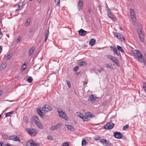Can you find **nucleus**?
Here are the masks:
<instances>
[{
	"mask_svg": "<svg viewBox=\"0 0 146 146\" xmlns=\"http://www.w3.org/2000/svg\"><path fill=\"white\" fill-rule=\"evenodd\" d=\"M3 33L1 31V29H0V39L1 38V37L3 36Z\"/></svg>",
	"mask_w": 146,
	"mask_h": 146,
	"instance_id": "obj_48",
	"label": "nucleus"
},
{
	"mask_svg": "<svg viewBox=\"0 0 146 146\" xmlns=\"http://www.w3.org/2000/svg\"><path fill=\"white\" fill-rule=\"evenodd\" d=\"M87 64V63L85 61H82L80 63L79 65L80 66H83L84 65L85 66Z\"/></svg>",
	"mask_w": 146,
	"mask_h": 146,
	"instance_id": "obj_31",
	"label": "nucleus"
},
{
	"mask_svg": "<svg viewBox=\"0 0 146 146\" xmlns=\"http://www.w3.org/2000/svg\"><path fill=\"white\" fill-rule=\"evenodd\" d=\"M39 145V144H37L35 143L32 140L29 141L26 144L27 146H38Z\"/></svg>",
	"mask_w": 146,
	"mask_h": 146,
	"instance_id": "obj_9",
	"label": "nucleus"
},
{
	"mask_svg": "<svg viewBox=\"0 0 146 146\" xmlns=\"http://www.w3.org/2000/svg\"><path fill=\"white\" fill-rule=\"evenodd\" d=\"M131 19H132L133 23L135 24L136 21V18L135 17V13H133L131 14Z\"/></svg>",
	"mask_w": 146,
	"mask_h": 146,
	"instance_id": "obj_14",
	"label": "nucleus"
},
{
	"mask_svg": "<svg viewBox=\"0 0 146 146\" xmlns=\"http://www.w3.org/2000/svg\"><path fill=\"white\" fill-rule=\"evenodd\" d=\"M23 120L26 123L28 122V120L27 119V117L26 116H24L23 118Z\"/></svg>",
	"mask_w": 146,
	"mask_h": 146,
	"instance_id": "obj_35",
	"label": "nucleus"
},
{
	"mask_svg": "<svg viewBox=\"0 0 146 146\" xmlns=\"http://www.w3.org/2000/svg\"><path fill=\"white\" fill-rule=\"evenodd\" d=\"M43 111H48L52 110V108L49 105L46 104L44 106L42 109Z\"/></svg>",
	"mask_w": 146,
	"mask_h": 146,
	"instance_id": "obj_12",
	"label": "nucleus"
},
{
	"mask_svg": "<svg viewBox=\"0 0 146 146\" xmlns=\"http://www.w3.org/2000/svg\"><path fill=\"white\" fill-rule=\"evenodd\" d=\"M106 104V102H104L103 104H102V105L103 106H105Z\"/></svg>",
	"mask_w": 146,
	"mask_h": 146,
	"instance_id": "obj_59",
	"label": "nucleus"
},
{
	"mask_svg": "<svg viewBox=\"0 0 146 146\" xmlns=\"http://www.w3.org/2000/svg\"><path fill=\"white\" fill-rule=\"evenodd\" d=\"M134 57L141 63V66L144 67L145 65V62L143 56L140 52L138 50H136L134 53Z\"/></svg>",
	"mask_w": 146,
	"mask_h": 146,
	"instance_id": "obj_1",
	"label": "nucleus"
},
{
	"mask_svg": "<svg viewBox=\"0 0 146 146\" xmlns=\"http://www.w3.org/2000/svg\"><path fill=\"white\" fill-rule=\"evenodd\" d=\"M57 111H58V113H59V112H62V110L60 108H58L57 109Z\"/></svg>",
	"mask_w": 146,
	"mask_h": 146,
	"instance_id": "obj_55",
	"label": "nucleus"
},
{
	"mask_svg": "<svg viewBox=\"0 0 146 146\" xmlns=\"http://www.w3.org/2000/svg\"><path fill=\"white\" fill-rule=\"evenodd\" d=\"M114 124L111 122L107 123L105 125L104 127L105 129H112L114 126Z\"/></svg>",
	"mask_w": 146,
	"mask_h": 146,
	"instance_id": "obj_8",
	"label": "nucleus"
},
{
	"mask_svg": "<svg viewBox=\"0 0 146 146\" xmlns=\"http://www.w3.org/2000/svg\"><path fill=\"white\" fill-rule=\"evenodd\" d=\"M100 137L98 136L97 137V138L95 139L96 140H98L100 139Z\"/></svg>",
	"mask_w": 146,
	"mask_h": 146,
	"instance_id": "obj_57",
	"label": "nucleus"
},
{
	"mask_svg": "<svg viewBox=\"0 0 146 146\" xmlns=\"http://www.w3.org/2000/svg\"><path fill=\"white\" fill-rule=\"evenodd\" d=\"M37 113L40 116V117H42L43 115H42V111L40 109L37 110Z\"/></svg>",
	"mask_w": 146,
	"mask_h": 146,
	"instance_id": "obj_24",
	"label": "nucleus"
},
{
	"mask_svg": "<svg viewBox=\"0 0 146 146\" xmlns=\"http://www.w3.org/2000/svg\"><path fill=\"white\" fill-rule=\"evenodd\" d=\"M11 56L9 55H7L6 57L7 58V60H9L10 58H11Z\"/></svg>",
	"mask_w": 146,
	"mask_h": 146,
	"instance_id": "obj_51",
	"label": "nucleus"
},
{
	"mask_svg": "<svg viewBox=\"0 0 146 146\" xmlns=\"http://www.w3.org/2000/svg\"><path fill=\"white\" fill-rule=\"evenodd\" d=\"M88 101H91L92 103H94L96 101V99L94 97L93 95H92L90 96Z\"/></svg>",
	"mask_w": 146,
	"mask_h": 146,
	"instance_id": "obj_21",
	"label": "nucleus"
},
{
	"mask_svg": "<svg viewBox=\"0 0 146 146\" xmlns=\"http://www.w3.org/2000/svg\"><path fill=\"white\" fill-rule=\"evenodd\" d=\"M130 11L131 14L133 13H135L134 10L133 9H132L131 8H130Z\"/></svg>",
	"mask_w": 146,
	"mask_h": 146,
	"instance_id": "obj_46",
	"label": "nucleus"
},
{
	"mask_svg": "<svg viewBox=\"0 0 146 146\" xmlns=\"http://www.w3.org/2000/svg\"><path fill=\"white\" fill-rule=\"evenodd\" d=\"M69 143L68 142H66L64 143H62V146H69Z\"/></svg>",
	"mask_w": 146,
	"mask_h": 146,
	"instance_id": "obj_40",
	"label": "nucleus"
},
{
	"mask_svg": "<svg viewBox=\"0 0 146 146\" xmlns=\"http://www.w3.org/2000/svg\"><path fill=\"white\" fill-rule=\"evenodd\" d=\"M83 1H82L80 0L78 4V7L79 10L82 9L81 7L83 6Z\"/></svg>",
	"mask_w": 146,
	"mask_h": 146,
	"instance_id": "obj_25",
	"label": "nucleus"
},
{
	"mask_svg": "<svg viewBox=\"0 0 146 146\" xmlns=\"http://www.w3.org/2000/svg\"><path fill=\"white\" fill-rule=\"evenodd\" d=\"M119 29L120 30H122V29L121 27H120Z\"/></svg>",
	"mask_w": 146,
	"mask_h": 146,
	"instance_id": "obj_64",
	"label": "nucleus"
},
{
	"mask_svg": "<svg viewBox=\"0 0 146 146\" xmlns=\"http://www.w3.org/2000/svg\"><path fill=\"white\" fill-rule=\"evenodd\" d=\"M67 84H68V87L69 88H70L71 87V85L70 83V82L69 81H67Z\"/></svg>",
	"mask_w": 146,
	"mask_h": 146,
	"instance_id": "obj_47",
	"label": "nucleus"
},
{
	"mask_svg": "<svg viewBox=\"0 0 146 146\" xmlns=\"http://www.w3.org/2000/svg\"><path fill=\"white\" fill-rule=\"evenodd\" d=\"M108 57L113 62H114L116 64L117 66H119V64L118 62V60L114 57L111 55H109L108 56Z\"/></svg>",
	"mask_w": 146,
	"mask_h": 146,
	"instance_id": "obj_5",
	"label": "nucleus"
},
{
	"mask_svg": "<svg viewBox=\"0 0 146 146\" xmlns=\"http://www.w3.org/2000/svg\"><path fill=\"white\" fill-rule=\"evenodd\" d=\"M6 66V64L4 62L2 63L0 66V69L1 70H3Z\"/></svg>",
	"mask_w": 146,
	"mask_h": 146,
	"instance_id": "obj_26",
	"label": "nucleus"
},
{
	"mask_svg": "<svg viewBox=\"0 0 146 146\" xmlns=\"http://www.w3.org/2000/svg\"><path fill=\"white\" fill-rule=\"evenodd\" d=\"M143 88L144 90L146 92V83H145L144 84Z\"/></svg>",
	"mask_w": 146,
	"mask_h": 146,
	"instance_id": "obj_45",
	"label": "nucleus"
},
{
	"mask_svg": "<svg viewBox=\"0 0 146 146\" xmlns=\"http://www.w3.org/2000/svg\"><path fill=\"white\" fill-rule=\"evenodd\" d=\"M113 33L115 36L117 38L121 41L124 42H125V38L123 35L120 34L119 33L115 32H114Z\"/></svg>",
	"mask_w": 146,
	"mask_h": 146,
	"instance_id": "obj_3",
	"label": "nucleus"
},
{
	"mask_svg": "<svg viewBox=\"0 0 146 146\" xmlns=\"http://www.w3.org/2000/svg\"><path fill=\"white\" fill-rule=\"evenodd\" d=\"M33 31H34L33 29H31L30 30V32L32 33Z\"/></svg>",
	"mask_w": 146,
	"mask_h": 146,
	"instance_id": "obj_58",
	"label": "nucleus"
},
{
	"mask_svg": "<svg viewBox=\"0 0 146 146\" xmlns=\"http://www.w3.org/2000/svg\"><path fill=\"white\" fill-rule=\"evenodd\" d=\"M139 35L140 41L142 42H143L144 39V36L141 33H139Z\"/></svg>",
	"mask_w": 146,
	"mask_h": 146,
	"instance_id": "obj_27",
	"label": "nucleus"
},
{
	"mask_svg": "<svg viewBox=\"0 0 146 146\" xmlns=\"http://www.w3.org/2000/svg\"><path fill=\"white\" fill-rule=\"evenodd\" d=\"M129 127V125H126L124 126L123 127V130H125L127 129Z\"/></svg>",
	"mask_w": 146,
	"mask_h": 146,
	"instance_id": "obj_38",
	"label": "nucleus"
},
{
	"mask_svg": "<svg viewBox=\"0 0 146 146\" xmlns=\"http://www.w3.org/2000/svg\"><path fill=\"white\" fill-rule=\"evenodd\" d=\"M9 140H11L14 141H18L19 142L21 141L19 137L15 135L9 136Z\"/></svg>",
	"mask_w": 146,
	"mask_h": 146,
	"instance_id": "obj_6",
	"label": "nucleus"
},
{
	"mask_svg": "<svg viewBox=\"0 0 146 146\" xmlns=\"http://www.w3.org/2000/svg\"><path fill=\"white\" fill-rule=\"evenodd\" d=\"M87 83V82H84V84H86Z\"/></svg>",
	"mask_w": 146,
	"mask_h": 146,
	"instance_id": "obj_62",
	"label": "nucleus"
},
{
	"mask_svg": "<svg viewBox=\"0 0 146 146\" xmlns=\"http://www.w3.org/2000/svg\"><path fill=\"white\" fill-rule=\"evenodd\" d=\"M2 137L3 138L5 139H9V136L5 134H4L2 135Z\"/></svg>",
	"mask_w": 146,
	"mask_h": 146,
	"instance_id": "obj_28",
	"label": "nucleus"
},
{
	"mask_svg": "<svg viewBox=\"0 0 146 146\" xmlns=\"http://www.w3.org/2000/svg\"><path fill=\"white\" fill-rule=\"evenodd\" d=\"M21 37H19L17 40V42L18 43L20 42V40L21 39Z\"/></svg>",
	"mask_w": 146,
	"mask_h": 146,
	"instance_id": "obj_50",
	"label": "nucleus"
},
{
	"mask_svg": "<svg viewBox=\"0 0 146 146\" xmlns=\"http://www.w3.org/2000/svg\"><path fill=\"white\" fill-rule=\"evenodd\" d=\"M26 64L25 63L23 64V66L22 67L21 71H23L26 68Z\"/></svg>",
	"mask_w": 146,
	"mask_h": 146,
	"instance_id": "obj_32",
	"label": "nucleus"
},
{
	"mask_svg": "<svg viewBox=\"0 0 146 146\" xmlns=\"http://www.w3.org/2000/svg\"><path fill=\"white\" fill-rule=\"evenodd\" d=\"M41 1L42 0H37V2L39 3L41 2Z\"/></svg>",
	"mask_w": 146,
	"mask_h": 146,
	"instance_id": "obj_61",
	"label": "nucleus"
},
{
	"mask_svg": "<svg viewBox=\"0 0 146 146\" xmlns=\"http://www.w3.org/2000/svg\"><path fill=\"white\" fill-rule=\"evenodd\" d=\"M30 20L28 19L27 20L26 22L25 23V25L26 26H28L30 24Z\"/></svg>",
	"mask_w": 146,
	"mask_h": 146,
	"instance_id": "obj_39",
	"label": "nucleus"
},
{
	"mask_svg": "<svg viewBox=\"0 0 146 146\" xmlns=\"http://www.w3.org/2000/svg\"><path fill=\"white\" fill-rule=\"evenodd\" d=\"M60 0H55V3L56 4L58 5L60 3Z\"/></svg>",
	"mask_w": 146,
	"mask_h": 146,
	"instance_id": "obj_41",
	"label": "nucleus"
},
{
	"mask_svg": "<svg viewBox=\"0 0 146 146\" xmlns=\"http://www.w3.org/2000/svg\"><path fill=\"white\" fill-rule=\"evenodd\" d=\"M13 112V111H10V112H8L7 113H6L5 114V117H7L10 116V115L12 114Z\"/></svg>",
	"mask_w": 146,
	"mask_h": 146,
	"instance_id": "obj_33",
	"label": "nucleus"
},
{
	"mask_svg": "<svg viewBox=\"0 0 146 146\" xmlns=\"http://www.w3.org/2000/svg\"><path fill=\"white\" fill-rule=\"evenodd\" d=\"M104 70L103 68H100V69H99L98 70V71L99 72H101L102 71H103Z\"/></svg>",
	"mask_w": 146,
	"mask_h": 146,
	"instance_id": "obj_54",
	"label": "nucleus"
},
{
	"mask_svg": "<svg viewBox=\"0 0 146 146\" xmlns=\"http://www.w3.org/2000/svg\"><path fill=\"white\" fill-rule=\"evenodd\" d=\"M33 78L31 77H29L27 79V82L29 83H31L33 81Z\"/></svg>",
	"mask_w": 146,
	"mask_h": 146,
	"instance_id": "obj_37",
	"label": "nucleus"
},
{
	"mask_svg": "<svg viewBox=\"0 0 146 146\" xmlns=\"http://www.w3.org/2000/svg\"><path fill=\"white\" fill-rule=\"evenodd\" d=\"M79 67L78 66H76L74 68V71H76L78 69Z\"/></svg>",
	"mask_w": 146,
	"mask_h": 146,
	"instance_id": "obj_44",
	"label": "nucleus"
},
{
	"mask_svg": "<svg viewBox=\"0 0 146 146\" xmlns=\"http://www.w3.org/2000/svg\"><path fill=\"white\" fill-rule=\"evenodd\" d=\"M78 115L81 118L84 120V121H87L88 120V118L86 117V116H84L83 114L79 113Z\"/></svg>",
	"mask_w": 146,
	"mask_h": 146,
	"instance_id": "obj_16",
	"label": "nucleus"
},
{
	"mask_svg": "<svg viewBox=\"0 0 146 146\" xmlns=\"http://www.w3.org/2000/svg\"><path fill=\"white\" fill-rule=\"evenodd\" d=\"M111 50L114 53L117 51V49L115 47L111 46Z\"/></svg>",
	"mask_w": 146,
	"mask_h": 146,
	"instance_id": "obj_34",
	"label": "nucleus"
},
{
	"mask_svg": "<svg viewBox=\"0 0 146 146\" xmlns=\"http://www.w3.org/2000/svg\"><path fill=\"white\" fill-rule=\"evenodd\" d=\"M23 4L21 3H19V4L17 5V6L18 7V8L17 9H16V11H18L20 10V9L23 6Z\"/></svg>",
	"mask_w": 146,
	"mask_h": 146,
	"instance_id": "obj_29",
	"label": "nucleus"
},
{
	"mask_svg": "<svg viewBox=\"0 0 146 146\" xmlns=\"http://www.w3.org/2000/svg\"><path fill=\"white\" fill-rule=\"evenodd\" d=\"M33 119L35 123L39 122V120L38 117L36 115H34L33 117Z\"/></svg>",
	"mask_w": 146,
	"mask_h": 146,
	"instance_id": "obj_20",
	"label": "nucleus"
},
{
	"mask_svg": "<svg viewBox=\"0 0 146 146\" xmlns=\"http://www.w3.org/2000/svg\"><path fill=\"white\" fill-rule=\"evenodd\" d=\"M115 137L118 139H121L122 137V136L120 133L119 132H115L114 133Z\"/></svg>",
	"mask_w": 146,
	"mask_h": 146,
	"instance_id": "obj_13",
	"label": "nucleus"
},
{
	"mask_svg": "<svg viewBox=\"0 0 146 146\" xmlns=\"http://www.w3.org/2000/svg\"><path fill=\"white\" fill-rule=\"evenodd\" d=\"M79 34L82 36H84L86 35V31L84 30L81 29L78 31Z\"/></svg>",
	"mask_w": 146,
	"mask_h": 146,
	"instance_id": "obj_15",
	"label": "nucleus"
},
{
	"mask_svg": "<svg viewBox=\"0 0 146 146\" xmlns=\"http://www.w3.org/2000/svg\"><path fill=\"white\" fill-rule=\"evenodd\" d=\"M61 125L60 123H58L56 125H52L50 128V129L52 131H54L60 128Z\"/></svg>",
	"mask_w": 146,
	"mask_h": 146,
	"instance_id": "obj_11",
	"label": "nucleus"
},
{
	"mask_svg": "<svg viewBox=\"0 0 146 146\" xmlns=\"http://www.w3.org/2000/svg\"><path fill=\"white\" fill-rule=\"evenodd\" d=\"M48 34H47V33H46L45 39V42H46V40L48 38Z\"/></svg>",
	"mask_w": 146,
	"mask_h": 146,
	"instance_id": "obj_43",
	"label": "nucleus"
},
{
	"mask_svg": "<svg viewBox=\"0 0 146 146\" xmlns=\"http://www.w3.org/2000/svg\"><path fill=\"white\" fill-rule=\"evenodd\" d=\"M91 10L90 9H89L88 11L89 12H90L91 11Z\"/></svg>",
	"mask_w": 146,
	"mask_h": 146,
	"instance_id": "obj_63",
	"label": "nucleus"
},
{
	"mask_svg": "<svg viewBox=\"0 0 146 146\" xmlns=\"http://www.w3.org/2000/svg\"><path fill=\"white\" fill-rule=\"evenodd\" d=\"M65 125L69 130L72 131H73L74 130V127L72 125L67 124H66Z\"/></svg>",
	"mask_w": 146,
	"mask_h": 146,
	"instance_id": "obj_17",
	"label": "nucleus"
},
{
	"mask_svg": "<svg viewBox=\"0 0 146 146\" xmlns=\"http://www.w3.org/2000/svg\"><path fill=\"white\" fill-rule=\"evenodd\" d=\"M106 67L108 68H111V66H110V65H109L108 64H107V66Z\"/></svg>",
	"mask_w": 146,
	"mask_h": 146,
	"instance_id": "obj_56",
	"label": "nucleus"
},
{
	"mask_svg": "<svg viewBox=\"0 0 146 146\" xmlns=\"http://www.w3.org/2000/svg\"><path fill=\"white\" fill-rule=\"evenodd\" d=\"M138 34H139V33H141L142 34V30L141 29H138Z\"/></svg>",
	"mask_w": 146,
	"mask_h": 146,
	"instance_id": "obj_53",
	"label": "nucleus"
},
{
	"mask_svg": "<svg viewBox=\"0 0 146 146\" xmlns=\"http://www.w3.org/2000/svg\"><path fill=\"white\" fill-rule=\"evenodd\" d=\"M85 114L87 117H94L95 116V115L94 114H92L90 112H87V113H86Z\"/></svg>",
	"mask_w": 146,
	"mask_h": 146,
	"instance_id": "obj_23",
	"label": "nucleus"
},
{
	"mask_svg": "<svg viewBox=\"0 0 146 146\" xmlns=\"http://www.w3.org/2000/svg\"><path fill=\"white\" fill-rule=\"evenodd\" d=\"M108 16L113 21H115L116 20V18L113 17V15L112 14V12L111 11V9L110 8L108 9Z\"/></svg>",
	"mask_w": 146,
	"mask_h": 146,
	"instance_id": "obj_7",
	"label": "nucleus"
},
{
	"mask_svg": "<svg viewBox=\"0 0 146 146\" xmlns=\"http://www.w3.org/2000/svg\"><path fill=\"white\" fill-rule=\"evenodd\" d=\"M35 124L37 127L41 129H42L44 128L41 122H38L35 123Z\"/></svg>",
	"mask_w": 146,
	"mask_h": 146,
	"instance_id": "obj_18",
	"label": "nucleus"
},
{
	"mask_svg": "<svg viewBox=\"0 0 146 146\" xmlns=\"http://www.w3.org/2000/svg\"><path fill=\"white\" fill-rule=\"evenodd\" d=\"M0 146H4V144L3 142L2 141L0 142Z\"/></svg>",
	"mask_w": 146,
	"mask_h": 146,
	"instance_id": "obj_52",
	"label": "nucleus"
},
{
	"mask_svg": "<svg viewBox=\"0 0 146 146\" xmlns=\"http://www.w3.org/2000/svg\"><path fill=\"white\" fill-rule=\"evenodd\" d=\"M26 131L32 136H35L37 133V131L33 128H28L26 129Z\"/></svg>",
	"mask_w": 146,
	"mask_h": 146,
	"instance_id": "obj_2",
	"label": "nucleus"
},
{
	"mask_svg": "<svg viewBox=\"0 0 146 146\" xmlns=\"http://www.w3.org/2000/svg\"><path fill=\"white\" fill-rule=\"evenodd\" d=\"M49 29H48L47 30V31L46 32V33H47V34H49Z\"/></svg>",
	"mask_w": 146,
	"mask_h": 146,
	"instance_id": "obj_60",
	"label": "nucleus"
},
{
	"mask_svg": "<svg viewBox=\"0 0 146 146\" xmlns=\"http://www.w3.org/2000/svg\"><path fill=\"white\" fill-rule=\"evenodd\" d=\"M87 143V142L85 139H83L82 141V145H85Z\"/></svg>",
	"mask_w": 146,
	"mask_h": 146,
	"instance_id": "obj_36",
	"label": "nucleus"
},
{
	"mask_svg": "<svg viewBox=\"0 0 146 146\" xmlns=\"http://www.w3.org/2000/svg\"><path fill=\"white\" fill-rule=\"evenodd\" d=\"M100 141L102 144L105 146H109L111 145V144L110 141L106 139H102Z\"/></svg>",
	"mask_w": 146,
	"mask_h": 146,
	"instance_id": "obj_4",
	"label": "nucleus"
},
{
	"mask_svg": "<svg viewBox=\"0 0 146 146\" xmlns=\"http://www.w3.org/2000/svg\"><path fill=\"white\" fill-rule=\"evenodd\" d=\"M47 138L49 140H53V138L51 136H48Z\"/></svg>",
	"mask_w": 146,
	"mask_h": 146,
	"instance_id": "obj_42",
	"label": "nucleus"
},
{
	"mask_svg": "<svg viewBox=\"0 0 146 146\" xmlns=\"http://www.w3.org/2000/svg\"><path fill=\"white\" fill-rule=\"evenodd\" d=\"M35 49V47L34 46H33L31 47L28 53V55L29 56L33 54Z\"/></svg>",
	"mask_w": 146,
	"mask_h": 146,
	"instance_id": "obj_19",
	"label": "nucleus"
},
{
	"mask_svg": "<svg viewBox=\"0 0 146 146\" xmlns=\"http://www.w3.org/2000/svg\"><path fill=\"white\" fill-rule=\"evenodd\" d=\"M59 115L60 117L62 119H64L66 120H68V117L65 113L62 111V112H59Z\"/></svg>",
	"mask_w": 146,
	"mask_h": 146,
	"instance_id": "obj_10",
	"label": "nucleus"
},
{
	"mask_svg": "<svg viewBox=\"0 0 146 146\" xmlns=\"http://www.w3.org/2000/svg\"><path fill=\"white\" fill-rule=\"evenodd\" d=\"M117 48L120 51H121L122 52L125 53L124 50L121 47L117 45Z\"/></svg>",
	"mask_w": 146,
	"mask_h": 146,
	"instance_id": "obj_30",
	"label": "nucleus"
},
{
	"mask_svg": "<svg viewBox=\"0 0 146 146\" xmlns=\"http://www.w3.org/2000/svg\"><path fill=\"white\" fill-rule=\"evenodd\" d=\"M115 54L118 56H119V54H120V53L119 51H118L117 50L116 52H115Z\"/></svg>",
	"mask_w": 146,
	"mask_h": 146,
	"instance_id": "obj_49",
	"label": "nucleus"
},
{
	"mask_svg": "<svg viewBox=\"0 0 146 146\" xmlns=\"http://www.w3.org/2000/svg\"><path fill=\"white\" fill-rule=\"evenodd\" d=\"M96 43V40L94 38L91 39L89 42L90 44L92 46H93Z\"/></svg>",
	"mask_w": 146,
	"mask_h": 146,
	"instance_id": "obj_22",
	"label": "nucleus"
}]
</instances>
